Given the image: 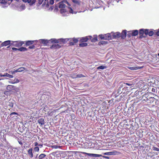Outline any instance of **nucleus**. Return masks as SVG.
Returning a JSON list of instances; mask_svg holds the SVG:
<instances>
[{"instance_id":"f257e3e1","label":"nucleus","mask_w":159,"mask_h":159,"mask_svg":"<svg viewBox=\"0 0 159 159\" xmlns=\"http://www.w3.org/2000/svg\"><path fill=\"white\" fill-rule=\"evenodd\" d=\"M60 9V12L64 16L69 15V12L70 11V4L67 0H63L59 2L58 5H56L55 8L57 9L58 7Z\"/></svg>"},{"instance_id":"f03ea898","label":"nucleus","mask_w":159,"mask_h":159,"mask_svg":"<svg viewBox=\"0 0 159 159\" xmlns=\"http://www.w3.org/2000/svg\"><path fill=\"white\" fill-rule=\"evenodd\" d=\"M68 40V39H51V42L52 43H57V44H53L51 47L50 48L52 49H56L61 48L63 44L65 43L66 41V40Z\"/></svg>"},{"instance_id":"7ed1b4c3","label":"nucleus","mask_w":159,"mask_h":159,"mask_svg":"<svg viewBox=\"0 0 159 159\" xmlns=\"http://www.w3.org/2000/svg\"><path fill=\"white\" fill-rule=\"evenodd\" d=\"M48 0H22V1L25 2H27L30 4V5H32L35 2H36L37 4L40 5L43 2L42 5L43 6L45 5L46 2Z\"/></svg>"},{"instance_id":"20e7f679","label":"nucleus","mask_w":159,"mask_h":159,"mask_svg":"<svg viewBox=\"0 0 159 159\" xmlns=\"http://www.w3.org/2000/svg\"><path fill=\"white\" fill-rule=\"evenodd\" d=\"M11 45L18 47L22 46L24 43V42L23 41H11Z\"/></svg>"},{"instance_id":"39448f33","label":"nucleus","mask_w":159,"mask_h":159,"mask_svg":"<svg viewBox=\"0 0 159 159\" xmlns=\"http://www.w3.org/2000/svg\"><path fill=\"white\" fill-rule=\"evenodd\" d=\"M73 3V6L74 9L79 8L81 4V2L79 0H72Z\"/></svg>"},{"instance_id":"423d86ee","label":"nucleus","mask_w":159,"mask_h":159,"mask_svg":"<svg viewBox=\"0 0 159 159\" xmlns=\"http://www.w3.org/2000/svg\"><path fill=\"white\" fill-rule=\"evenodd\" d=\"M149 96V95L147 93H145L143 95L142 98L141 99L142 102L143 103H146Z\"/></svg>"},{"instance_id":"0eeeda50","label":"nucleus","mask_w":159,"mask_h":159,"mask_svg":"<svg viewBox=\"0 0 159 159\" xmlns=\"http://www.w3.org/2000/svg\"><path fill=\"white\" fill-rule=\"evenodd\" d=\"M81 153L84 154H86L90 157H102V155L100 154H92V153H89L84 152H80Z\"/></svg>"},{"instance_id":"6e6552de","label":"nucleus","mask_w":159,"mask_h":159,"mask_svg":"<svg viewBox=\"0 0 159 159\" xmlns=\"http://www.w3.org/2000/svg\"><path fill=\"white\" fill-rule=\"evenodd\" d=\"M156 100L154 97H152L149 96L148 101L146 103V105H149L153 103L154 102H156Z\"/></svg>"},{"instance_id":"1a4fd4ad","label":"nucleus","mask_w":159,"mask_h":159,"mask_svg":"<svg viewBox=\"0 0 159 159\" xmlns=\"http://www.w3.org/2000/svg\"><path fill=\"white\" fill-rule=\"evenodd\" d=\"M145 29H142L139 30V32L140 38H145L146 36L143 35L144 34H145Z\"/></svg>"},{"instance_id":"9d476101","label":"nucleus","mask_w":159,"mask_h":159,"mask_svg":"<svg viewBox=\"0 0 159 159\" xmlns=\"http://www.w3.org/2000/svg\"><path fill=\"white\" fill-rule=\"evenodd\" d=\"M39 41V43H42L44 45H47L48 43L49 42V41L51 42V39L48 40L45 39H40L39 41Z\"/></svg>"},{"instance_id":"9b49d317","label":"nucleus","mask_w":159,"mask_h":159,"mask_svg":"<svg viewBox=\"0 0 159 159\" xmlns=\"http://www.w3.org/2000/svg\"><path fill=\"white\" fill-rule=\"evenodd\" d=\"M120 152L116 151H114L112 152H107L104 153L105 155H116L119 154Z\"/></svg>"},{"instance_id":"f8f14e48","label":"nucleus","mask_w":159,"mask_h":159,"mask_svg":"<svg viewBox=\"0 0 159 159\" xmlns=\"http://www.w3.org/2000/svg\"><path fill=\"white\" fill-rule=\"evenodd\" d=\"M155 34V32L153 31H150L148 29H146L145 34L146 35H148L150 36H152Z\"/></svg>"},{"instance_id":"ddd939ff","label":"nucleus","mask_w":159,"mask_h":159,"mask_svg":"<svg viewBox=\"0 0 159 159\" xmlns=\"http://www.w3.org/2000/svg\"><path fill=\"white\" fill-rule=\"evenodd\" d=\"M120 33L119 32L113 33L112 35V39H118L120 37Z\"/></svg>"},{"instance_id":"4468645a","label":"nucleus","mask_w":159,"mask_h":159,"mask_svg":"<svg viewBox=\"0 0 159 159\" xmlns=\"http://www.w3.org/2000/svg\"><path fill=\"white\" fill-rule=\"evenodd\" d=\"M89 39L91 40V41L92 42H95L98 41L97 36V35H94L93 37L91 36H89Z\"/></svg>"},{"instance_id":"2eb2a0df","label":"nucleus","mask_w":159,"mask_h":159,"mask_svg":"<svg viewBox=\"0 0 159 159\" xmlns=\"http://www.w3.org/2000/svg\"><path fill=\"white\" fill-rule=\"evenodd\" d=\"M126 30H124L122 31L121 33H120V37L121 39H124L126 36Z\"/></svg>"},{"instance_id":"dca6fc26","label":"nucleus","mask_w":159,"mask_h":159,"mask_svg":"<svg viewBox=\"0 0 159 159\" xmlns=\"http://www.w3.org/2000/svg\"><path fill=\"white\" fill-rule=\"evenodd\" d=\"M89 39V36L86 37H84L82 38H81L79 41L80 43H83L85 42H87L88 40Z\"/></svg>"},{"instance_id":"f3484780","label":"nucleus","mask_w":159,"mask_h":159,"mask_svg":"<svg viewBox=\"0 0 159 159\" xmlns=\"http://www.w3.org/2000/svg\"><path fill=\"white\" fill-rule=\"evenodd\" d=\"M105 40H109L111 39L112 38V37L110 33H108L104 34Z\"/></svg>"},{"instance_id":"a211bd4d","label":"nucleus","mask_w":159,"mask_h":159,"mask_svg":"<svg viewBox=\"0 0 159 159\" xmlns=\"http://www.w3.org/2000/svg\"><path fill=\"white\" fill-rule=\"evenodd\" d=\"M11 41L10 40L5 41L2 43L1 46H6L9 44H10L11 45Z\"/></svg>"},{"instance_id":"6ab92c4d","label":"nucleus","mask_w":159,"mask_h":159,"mask_svg":"<svg viewBox=\"0 0 159 159\" xmlns=\"http://www.w3.org/2000/svg\"><path fill=\"white\" fill-rule=\"evenodd\" d=\"M78 42V39H77L73 38L72 40L70 41V45H73L77 43Z\"/></svg>"},{"instance_id":"aec40b11","label":"nucleus","mask_w":159,"mask_h":159,"mask_svg":"<svg viewBox=\"0 0 159 159\" xmlns=\"http://www.w3.org/2000/svg\"><path fill=\"white\" fill-rule=\"evenodd\" d=\"M37 42V40H29L26 42L25 44L27 46H29L33 44L34 42Z\"/></svg>"},{"instance_id":"412c9836","label":"nucleus","mask_w":159,"mask_h":159,"mask_svg":"<svg viewBox=\"0 0 159 159\" xmlns=\"http://www.w3.org/2000/svg\"><path fill=\"white\" fill-rule=\"evenodd\" d=\"M54 0H50L49 2H48V0L47 1L46 4L45 5H46V7H48L49 5H52L54 3Z\"/></svg>"},{"instance_id":"4be33fe9","label":"nucleus","mask_w":159,"mask_h":159,"mask_svg":"<svg viewBox=\"0 0 159 159\" xmlns=\"http://www.w3.org/2000/svg\"><path fill=\"white\" fill-rule=\"evenodd\" d=\"M46 155L42 153L40 154L38 157V155H37L36 158H37L38 159H44Z\"/></svg>"},{"instance_id":"5701e85b","label":"nucleus","mask_w":159,"mask_h":159,"mask_svg":"<svg viewBox=\"0 0 159 159\" xmlns=\"http://www.w3.org/2000/svg\"><path fill=\"white\" fill-rule=\"evenodd\" d=\"M38 123L41 125H44V120L43 118H40L38 119Z\"/></svg>"},{"instance_id":"b1692460","label":"nucleus","mask_w":159,"mask_h":159,"mask_svg":"<svg viewBox=\"0 0 159 159\" xmlns=\"http://www.w3.org/2000/svg\"><path fill=\"white\" fill-rule=\"evenodd\" d=\"M132 35V36H136L139 34V31L138 30H133L131 31Z\"/></svg>"},{"instance_id":"393cba45","label":"nucleus","mask_w":159,"mask_h":159,"mask_svg":"<svg viewBox=\"0 0 159 159\" xmlns=\"http://www.w3.org/2000/svg\"><path fill=\"white\" fill-rule=\"evenodd\" d=\"M15 88V87L14 86L8 85L7 87V90L10 91L12 90H14Z\"/></svg>"},{"instance_id":"a878e982","label":"nucleus","mask_w":159,"mask_h":159,"mask_svg":"<svg viewBox=\"0 0 159 159\" xmlns=\"http://www.w3.org/2000/svg\"><path fill=\"white\" fill-rule=\"evenodd\" d=\"M33 149L32 148L29 149L28 151V154L29 156L31 157L32 158L33 157V154L32 153Z\"/></svg>"},{"instance_id":"bb28decb","label":"nucleus","mask_w":159,"mask_h":159,"mask_svg":"<svg viewBox=\"0 0 159 159\" xmlns=\"http://www.w3.org/2000/svg\"><path fill=\"white\" fill-rule=\"evenodd\" d=\"M25 69V68L24 67H20V68H19L18 69L16 70V72H22Z\"/></svg>"},{"instance_id":"cd10ccee","label":"nucleus","mask_w":159,"mask_h":159,"mask_svg":"<svg viewBox=\"0 0 159 159\" xmlns=\"http://www.w3.org/2000/svg\"><path fill=\"white\" fill-rule=\"evenodd\" d=\"M86 76L83 75L82 74H78L76 75L75 76L72 77L73 78H80L82 77H86Z\"/></svg>"},{"instance_id":"c85d7f7f","label":"nucleus","mask_w":159,"mask_h":159,"mask_svg":"<svg viewBox=\"0 0 159 159\" xmlns=\"http://www.w3.org/2000/svg\"><path fill=\"white\" fill-rule=\"evenodd\" d=\"M79 44V46L80 47H86L88 45V43H81Z\"/></svg>"},{"instance_id":"c756f323","label":"nucleus","mask_w":159,"mask_h":159,"mask_svg":"<svg viewBox=\"0 0 159 159\" xmlns=\"http://www.w3.org/2000/svg\"><path fill=\"white\" fill-rule=\"evenodd\" d=\"M25 6L24 5H21L19 8V10L20 11L25 10Z\"/></svg>"},{"instance_id":"7c9ffc66","label":"nucleus","mask_w":159,"mask_h":159,"mask_svg":"<svg viewBox=\"0 0 159 159\" xmlns=\"http://www.w3.org/2000/svg\"><path fill=\"white\" fill-rule=\"evenodd\" d=\"M5 76L8 77L10 78H12L13 77V75H10L7 73H5L3 75V77H5Z\"/></svg>"},{"instance_id":"2f4dec72","label":"nucleus","mask_w":159,"mask_h":159,"mask_svg":"<svg viewBox=\"0 0 159 159\" xmlns=\"http://www.w3.org/2000/svg\"><path fill=\"white\" fill-rule=\"evenodd\" d=\"M19 51H20L22 52V51H27V49L25 47H21L20 48H18Z\"/></svg>"},{"instance_id":"473e14b6","label":"nucleus","mask_w":159,"mask_h":159,"mask_svg":"<svg viewBox=\"0 0 159 159\" xmlns=\"http://www.w3.org/2000/svg\"><path fill=\"white\" fill-rule=\"evenodd\" d=\"M107 68V66H101L98 67L97 68V69L103 70Z\"/></svg>"},{"instance_id":"72a5a7b5","label":"nucleus","mask_w":159,"mask_h":159,"mask_svg":"<svg viewBox=\"0 0 159 159\" xmlns=\"http://www.w3.org/2000/svg\"><path fill=\"white\" fill-rule=\"evenodd\" d=\"M123 126L126 129H129L130 128V127L129 124H124L123 125Z\"/></svg>"},{"instance_id":"f704fd0d","label":"nucleus","mask_w":159,"mask_h":159,"mask_svg":"<svg viewBox=\"0 0 159 159\" xmlns=\"http://www.w3.org/2000/svg\"><path fill=\"white\" fill-rule=\"evenodd\" d=\"M52 147L54 148L57 149L58 148H60L61 147V146H59L57 145H52Z\"/></svg>"},{"instance_id":"c9c22d12","label":"nucleus","mask_w":159,"mask_h":159,"mask_svg":"<svg viewBox=\"0 0 159 159\" xmlns=\"http://www.w3.org/2000/svg\"><path fill=\"white\" fill-rule=\"evenodd\" d=\"M107 43V42L105 41H100L98 43L99 45H103L104 44H106Z\"/></svg>"},{"instance_id":"e433bc0d","label":"nucleus","mask_w":159,"mask_h":159,"mask_svg":"<svg viewBox=\"0 0 159 159\" xmlns=\"http://www.w3.org/2000/svg\"><path fill=\"white\" fill-rule=\"evenodd\" d=\"M99 37L101 39H104L105 40L104 35L100 34L99 35Z\"/></svg>"},{"instance_id":"4c0bfd02","label":"nucleus","mask_w":159,"mask_h":159,"mask_svg":"<svg viewBox=\"0 0 159 159\" xmlns=\"http://www.w3.org/2000/svg\"><path fill=\"white\" fill-rule=\"evenodd\" d=\"M155 34L158 36H159V29L157 30H154Z\"/></svg>"},{"instance_id":"58836bf2","label":"nucleus","mask_w":159,"mask_h":159,"mask_svg":"<svg viewBox=\"0 0 159 159\" xmlns=\"http://www.w3.org/2000/svg\"><path fill=\"white\" fill-rule=\"evenodd\" d=\"M77 11H74L72 9L71 7H70V13L72 14H76L77 13Z\"/></svg>"},{"instance_id":"ea45409f","label":"nucleus","mask_w":159,"mask_h":159,"mask_svg":"<svg viewBox=\"0 0 159 159\" xmlns=\"http://www.w3.org/2000/svg\"><path fill=\"white\" fill-rule=\"evenodd\" d=\"M34 150L35 152H38L39 150V148L38 147H35L34 148Z\"/></svg>"},{"instance_id":"a19ab883","label":"nucleus","mask_w":159,"mask_h":159,"mask_svg":"<svg viewBox=\"0 0 159 159\" xmlns=\"http://www.w3.org/2000/svg\"><path fill=\"white\" fill-rule=\"evenodd\" d=\"M153 149L154 151H156L158 152L159 151V148L155 147H153Z\"/></svg>"},{"instance_id":"79ce46f5","label":"nucleus","mask_w":159,"mask_h":159,"mask_svg":"<svg viewBox=\"0 0 159 159\" xmlns=\"http://www.w3.org/2000/svg\"><path fill=\"white\" fill-rule=\"evenodd\" d=\"M9 106L11 107H13V104L12 102H9Z\"/></svg>"},{"instance_id":"37998d69","label":"nucleus","mask_w":159,"mask_h":159,"mask_svg":"<svg viewBox=\"0 0 159 159\" xmlns=\"http://www.w3.org/2000/svg\"><path fill=\"white\" fill-rule=\"evenodd\" d=\"M1 3L2 4H5L7 3V0H2Z\"/></svg>"},{"instance_id":"c03bdc74","label":"nucleus","mask_w":159,"mask_h":159,"mask_svg":"<svg viewBox=\"0 0 159 159\" xmlns=\"http://www.w3.org/2000/svg\"><path fill=\"white\" fill-rule=\"evenodd\" d=\"M14 81H15L14 82H11V83L12 84H15V83H18L19 82V80L17 79H16V80H15Z\"/></svg>"},{"instance_id":"a18cd8bd","label":"nucleus","mask_w":159,"mask_h":159,"mask_svg":"<svg viewBox=\"0 0 159 159\" xmlns=\"http://www.w3.org/2000/svg\"><path fill=\"white\" fill-rule=\"evenodd\" d=\"M14 115H18V113L16 112H13L11 113L10 116H12Z\"/></svg>"},{"instance_id":"49530a36","label":"nucleus","mask_w":159,"mask_h":159,"mask_svg":"<svg viewBox=\"0 0 159 159\" xmlns=\"http://www.w3.org/2000/svg\"><path fill=\"white\" fill-rule=\"evenodd\" d=\"M35 46L34 45H31L29 47V48L30 49H34L35 48Z\"/></svg>"},{"instance_id":"de8ad7c7","label":"nucleus","mask_w":159,"mask_h":159,"mask_svg":"<svg viewBox=\"0 0 159 159\" xmlns=\"http://www.w3.org/2000/svg\"><path fill=\"white\" fill-rule=\"evenodd\" d=\"M12 49L13 51H19L18 48H12Z\"/></svg>"},{"instance_id":"09e8293b","label":"nucleus","mask_w":159,"mask_h":159,"mask_svg":"<svg viewBox=\"0 0 159 159\" xmlns=\"http://www.w3.org/2000/svg\"><path fill=\"white\" fill-rule=\"evenodd\" d=\"M71 117H72V118L71 120H72V119H75V118H76L75 115L73 114H72L71 115Z\"/></svg>"},{"instance_id":"8fccbe9b","label":"nucleus","mask_w":159,"mask_h":159,"mask_svg":"<svg viewBox=\"0 0 159 159\" xmlns=\"http://www.w3.org/2000/svg\"><path fill=\"white\" fill-rule=\"evenodd\" d=\"M127 35V36L128 37L130 38L131 37V36H132V33H128Z\"/></svg>"},{"instance_id":"3c124183","label":"nucleus","mask_w":159,"mask_h":159,"mask_svg":"<svg viewBox=\"0 0 159 159\" xmlns=\"http://www.w3.org/2000/svg\"><path fill=\"white\" fill-rule=\"evenodd\" d=\"M124 85H129V86H131L132 85V84H128V83H124ZM125 86V85H124Z\"/></svg>"},{"instance_id":"603ef678","label":"nucleus","mask_w":159,"mask_h":159,"mask_svg":"<svg viewBox=\"0 0 159 159\" xmlns=\"http://www.w3.org/2000/svg\"><path fill=\"white\" fill-rule=\"evenodd\" d=\"M102 157L104 158H107V159H109V157L107 156H103Z\"/></svg>"},{"instance_id":"864d4df0","label":"nucleus","mask_w":159,"mask_h":159,"mask_svg":"<svg viewBox=\"0 0 159 159\" xmlns=\"http://www.w3.org/2000/svg\"><path fill=\"white\" fill-rule=\"evenodd\" d=\"M16 70L14 71H11V73L12 74H15V73H16Z\"/></svg>"},{"instance_id":"5fc2aeb1","label":"nucleus","mask_w":159,"mask_h":159,"mask_svg":"<svg viewBox=\"0 0 159 159\" xmlns=\"http://www.w3.org/2000/svg\"><path fill=\"white\" fill-rule=\"evenodd\" d=\"M18 142L20 144V145L22 144V143L21 141H18Z\"/></svg>"},{"instance_id":"6e6d98bb","label":"nucleus","mask_w":159,"mask_h":159,"mask_svg":"<svg viewBox=\"0 0 159 159\" xmlns=\"http://www.w3.org/2000/svg\"><path fill=\"white\" fill-rule=\"evenodd\" d=\"M38 143L37 142H35L34 143V145H35V146H36L37 145H38Z\"/></svg>"},{"instance_id":"4d7b16f0","label":"nucleus","mask_w":159,"mask_h":159,"mask_svg":"<svg viewBox=\"0 0 159 159\" xmlns=\"http://www.w3.org/2000/svg\"><path fill=\"white\" fill-rule=\"evenodd\" d=\"M0 76L3 77V75H2L1 73H0Z\"/></svg>"},{"instance_id":"13d9d810","label":"nucleus","mask_w":159,"mask_h":159,"mask_svg":"<svg viewBox=\"0 0 159 159\" xmlns=\"http://www.w3.org/2000/svg\"><path fill=\"white\" fill-rule=\"evenodd\" d=\"M134 67H130L129 68L131 69V70H134V69H133V68Z\"/></svg>"},{"instance_id":"bf43d9fd","label":"nucleus","mask_w":159,"mask_h":159,"mask_svg":"<svg viewBox=\"0 0 159 159\" xmlns=\"http://www.w3.org/2000/svg\"><path fill=\"white\" fill-rule=\"evenodd\" d=\"M155 89H152V92H154L155 91Z\"/></svg>"},{"instance_id":"052dcab7","label":"nucleus","mask_w":159,"mask_h":159,"mask_svg":"<svg viewBox=\"0 0 159 159\" xmlns=\"http://www.w3.org/2000/svg\"><path fill=\"white\" fill-rule=\"evenodd\" d=\"M8 1H10L12 2L13 0H8Z\"/></svg>"},{"instance_id":"680f3d73","label":"nucleus","mask_w":159,"mask_h":159,"mask_svg":"<svg viewBox=\"0 0 159 159\" xmlns=\"http://www.w3.org/2000/svg\"><path fill=\"white\" fill-rule=\"evenodd\" d=\"M158 56H159V53H158Z\"/></svg>"},{"instance_id":"e2e57ef3","label":"nucleus","mask_w":159,"mask_h":159,"mask_svg":"<svg viewBox=\"0 0 159 159\" xmlns=\"http://www.w3.org/2000/svg\"><path fill=\"white\" fill-rule=\"evenodd\" d=\"M16 1H18L19 0H16Z\"/></svg>"},{"instance_id":"0e129e2a","label":"nucleus","mask_w":159,"mask_h":159,"mask_svg":"<svg viewBox=\"0 0 159 159\" xmlns=\"http://www.w3.org/2000/svg\"><path fill=\"white\" fill-rule=\"evenodd\" d=\"M158 87L159 88V85H158Z\"/></svg>"}]
</instances>
